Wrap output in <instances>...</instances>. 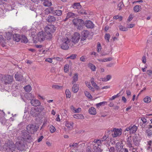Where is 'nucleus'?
Here are the masks:
<instances>
[{
	"instance_id": "f257e3e1",
	"label": "nucleus",
	"mask_w": 152,
	"mask_h": 152,
	"mask_svg": "<svg viewBox=\"0 0 152 152\" xmlns=\"http://www.w3.org/2000/svg\"><path fill=\"white\" fill-rule=\"evenodd\" d=\"M15 147L20 151H23L25 149V145L23 141H19L15 145L12 142H8L4 144L3 146V149L7 152H13L15 149Z\"/></svg>"
},
{
	"instance_id": "f03ea898",
	"label": "nucleus",
	"mask_w": 152,
	"mask_h": 152,
	"mask_svg": "<svg viewBox=\"0 0 152 152\" xmlns=\"http://www.w3.org/2000/svg\"><path fill=\"white\" fill-rule=\"evenodd\" d=\"M13 80V78L12 76L10 75H4L2 74L0 79V83L1 85H9L12 83Z\"/></svg>"
},
{
	"instance_id": "7ed1b4c3",
	"label": "nucleus",
	"mask_w": 152,
	"mask_h": 152,
	"mask_svg": "<svg viewBox=\"0 0 152 152\" xmlns=\"http://www.w3.org/2000/svg\"><path fill=\"white\" fill-rule=\"evenodd\" d=\"M61 48L64 50H67L70 45V39L66 37H64L61 39Z\"/></svg>"
},
{
	"instance_id": "20e7f679",
	"label": "nucleus",
	"mask_w": 152,
	"mask_h": 152,
	"mask_svg": "<svg viewBox=\"0 0 152 152\" xmlns=\"http://www.w3.org/2000/svg\"><path fill=\"white\" fill-rule=\"evenodd\" d=\"M21 140L23 141L28 142H31L33 141V139L31 136L26 132L23 133L22 135Z\"/></svg>"
},
{
	"instance_id": "39448f33",
	"label": "nucleus",
	"mask_w": 152,
	"mask_h": 152,
	"mask_svg": "<svg viewBox=\"0 0 152 152\" xmlns=\"http://www.w3.org/2000/svg\"><path fill=\"white\" fill-rule=\"evenodd\" d=\"M73 24L77 26V29H81L82 28V26L84 23V21L82 19L75 18L72 21Z\"/></svg>"
},
{
	"instance_id": "423d86ee",
	"label": "nucleus",
	"mask_w": 152,
	"mask_h": 152,
	"mask_svg": "<svg viewBox=\"0 0 152 152\" xmlns=\"http://www.w3.org/2000/svg\"><path fill=\"white\" fill-rule=\"evenodd\" d=\"M38 127L33 124H29L27 126L26 129L28 133H34L37 131Z\"/></svg>"
},
{
	"instance_id": "0eeeda50",
	"label": "nucleus",
	"mask_w": 152,
	"mask_h": 152,
	"mask_svg": "<svg viewBox=\"0 0 152 152\" xmlns=\"http://www.w3.org/2000/svg\"><path fill=\"white\" fill-rule=\"evenodd\" d=\"M112 136L113 137H117L120 135L122 133V130L121 129H118L117 128H114L112 131Z\"/></svg>"
},
{
	"instance_id": "6e6552de",
	"label": "nucleus",
	"mask_w": 152,
	"mask_h": 152,
	"mask_svg": "<svg viewBox=\"0 0 152 152\" xmlns=\"http://www.w3.org/2000/svg\"><path fill=\"white\" fill-rule=\"evenodd\" d=\"M80 38V34L77 32L75 33L72 37V42L75 44L79 41Z\"/></svg>"
},
{
	"instance_id": "1a4fd4ad",
	"label": "nucleus",
	"mask_w": 152,
	"mask_h": 152,
	"mask_svg": "<svg viewBox=\"0 0 152 152\" xmlns=\"http://www.w3.org/2000/svg\"><path fill=\"white\" fill-rule=\"evenodd\" d=\"M137 129V127L135 125H131L129 127L126 128L125 131H130L129 132L131 134L135 133Z\"/></svg>"
},
{
	"instance_id": "9d476101",
	"label": "nucleus",
	"mask_w": 152,
	"mask_h": 152,
	"mask_svg": "<svg viewBox=\"0 0 152 152\" xmlns=\"http://www.w3.org/2000/svg\"><path fill=\"white\" fill-rule=\"evenodd\" d=\"M125 142L127 146L129 148H133L132 145V139L131 136L126 138Z\"/></svg>"
},
{
	"instance_id": "9b49d317",
	"label": "nucleus",
	"mask_w": 152,
	"mask_h": 152,
	"mask_svg": "<svg viewBox=\"0 0 152 152\" xmlns=\"http://www.w3.org/2000/svg\"><path fill=\"white\" fill-rule=\"evenodd\" d=\"M55 31L54 28V26L53 25L47 26L45 28V31L46 33H53Z\"/></svg>"
},
{
	"instance_id": "f8f14e48",
	"label": "nucleus",
	"mask_w": 152,
	"mask_h": 152,
	"mask_svg": "<svg viewBox=\"0 0 152 152\" xmlns=\"http://www.w3.org/2000/svg\"><path fill=\"white\" fill-rule=\"evenodd\" d=\"M30 114L33 116H38L39 113L38 109H37L36 107H35L31 108Z\"/></svg>"
},
{
	"instance_id": "ddd939ff",
	"label": "nucleus",
	"mask_w": 152,
	"mask_h": 152,
	"mask_svg": "<svg viewBox=\"0 0 152 152\" xmlns=\"http://www.w3.org/2000/svg\"><path fill=\"white\" fill-rule=\"evenodd\" d=\"M116 149L118 152H122L124 149L122 145H121V143L119 142H117L115 144Z\"/></svg>"
},
{
	"instance_id": "4468645a",
	"label": "nucleus",
	"mask_w": 152,
	"mask_h": 152,
	"mask_svg": "<svg viewBox=\"0 0 152 152\" xmlns=\"http://www.w3.org/2000/svg\"><path fill=\"white\" fill-rule=\"evenodd\" d=\"M46 21L49 23L55 22L56 20V18L53 15H49L46 19Z\"/></svg>"
},
{
	"instance_id": "2eb2a0df",
	"label": "nucleus",
	"mask_w": 152,
	"mask_h": 152,
	"mask_svg": "<svg viewBox=\"0 0 152 152\" xmlns=\"http://www.w3.org/2000/svg\"><path fill=\"white\" fill-rule=\"evenodd\" d=\"M85 24L88 28H92L94 27V24L90 20L86 21L85 22Z\"/></svg>"
},
{
	"instance_id": "dca6fc26",
	"label": "nucleus",
	"mask_w": 152,
	"mask_h": 152,
	"mask_svg": "<svg viewBox=\"0 0 152 152\" xmlns=\"http://www.w3.org/2000/svg\"><path fill=\"white\" fill-rule=\"evenodd\" d=\"M65 125L69 130H71L73 127V123L72 122L66 121L65 122Z\"/></svg>"
},
{
	"instance_id": "f3484780",
	"label": "nucleus",
	"mask_w": 152,
	"mask_h": 152,
	"mask_svg": "<svg viewBox=\"0 0 152 152\" xmlns=\"http://www.w3.org/2000/svg\"><path fill=\"white\" fill-rule=\"evenodd\" d=\"M100 145L98 144H95L94 145L93 149V152H102V150L99 147Z\"/></svg>"
},
{
	"instance_id": "a211bd4d",
	"label": "nucleus",
	"mask_w": 152,
	"mask_h": 152,
	"mask_svg": "<svg viewBox=\"0 0 152 152\" xmlns=\"http://www.w3.org/2000/svg\"><path fill=\"white\" fill-rule=\"evenodd\" d=\"M38 39L42 41L44 40L46 38L45 33L42 32H39L38 34Z\"/></svg>"
},
{
	"instance_id": "6ab92c4d",
	"label": "nucleus",
	"mask_w": 152,
	"mask_h": 152,
	"mask_svg": "<svg viewBox=\"0 0 152 152\" xmlns=\"http://www.w3.org/2000/svg\"><path fill=\"white\" fill-rule=\"evenodd\" d=\"M15 78L17 81H20L23 79V76L21 74L17 72L15 74Z\"/></svg>"
},
{
	"instance_id": "aec40b11",
	"label": "nucleus",
	"mask_w": 152,
	"mask_h": 152,
	"mask_svg": "<svg viewBox=\"0 0 152 152\" xmlns=\"http://www.w3.org/2000/svg\"><path fill=\"white\" fill-rule=\"evenodd\" d=\"M76 15L72 12H68L66 14V16L64 21H66L69 18H74L76 17Z\"/></svg>"
},
{
	"instance_id": "412c9836",
	"label": "nucleus",
	"mask_w": 152,
	"mask_h": 152,
	"mask_svg": "<svg viewBox=\"0 0 152 152\" xmlns=\"http://www.w3.org/2000/svg\"><path fill=\"white\" fill-rule=\"evenodd\" d=\"M7 41L3 37L2 35H0V45L3 47L5 46Z\"/></svg>"
},
{
	"instance_id": "4be33fe9",
	"label": "nucleus",
	"mask_w": 152,
	"mask_h": 152,
	"mask_svg": "<svg viewBox=\"0 0 152 152\" xmlns=\"http://www.w3.org/2000/svg\"><path fill=\"white\" fill-rule=\"evenodd\" d=\"M31 103L34 106H37L40 104V102L37 99H32L31 101Z\"/></svg>"
},
{
	"instance_id": "5701e85b",
	"label": "nucleus",
	"mask_w": 152,
	"mask_h": 152,
	"mask_svg": "<svg viewBox=\"0 0 152 152\" xmlns=\"http://www.w3.org/2000/svg\"><path fill=\"white\" fill-rule=\"evenodd\" d=\"M21 36L17 34H15L13 35V40L17 42L20 41L21 39Z\"/></svg>"
},
{
	"instance_id": "b1692460",
	"label": "nucleus",
	"mask_w": 152,
	"mask_h": 152,
	"mask_svg": "<svg viewBox=\"0 0 152 152\" xmlns=\"http://www.w3.org/2000/svg\"><path fill=\"white\" fill-rule=\"evenodd\" d=\"M89 113L91 115H94L96 113V109L93 107H91L88 110Z\"/></svg>"
},
{
	"instance_id": "393cba45",
	"label": "nucleus",
	"mask_w": 152,
	"mask_h": 152,
	"mask_svg": "<svg viewBox=\"0 0 152 152\" xmlns=\"http://www.w3.org/2000/svg\"><path fill=\"white\" fill-rule=\"evenodd\" d=\"M72 91L74 93H76L78 92L79 90V85L77 84H74L72 87Z\"/></svg>"
},
{
	"instance_id": "a878e982",
	"label": "nucleus",
	"mask_w": 152,
	"mask_h": 152,
	"mask_svg": "<svg viewBox=\"0 0 152 152\" xmlns=\"http://www.w3.org/2000/svg\"><path fill=\"white\" fill-rule=\"evenodd\" d=\"M134 144L136 146L138 145L139 144L140 140L138 137L136 136L134 137L133 139Z\"/></svg>"
},
{
	"instance_id": "bb28decb",
	"label": "nucleus",
	"mask_w": 152,
	"mask_h": 152,
	"mask_svg": "<svg viewBox=\"0 0 152 152\" xmlns=\"http://www.w3.org/2000/svg\"><path fill=\"white\" fill-rule=\"evenodd\" d=\"M24 96L25 97L28 99H31L34 98L33 95L31 93H26Z\"/></svg>"
},
{
	"instance_id": "cd10ccee",
	"label": "nucleus",
	"mask_w": 152,
	"mask_h": 152,
	"mask_svg": "<svg viewBox=\"0 0 152 152\" xmlns=\"http://www.w3.org/2000/svg\"><path fill=\"white\" fill-rule=\"evenodd\" d=\"M43 2L44 5L46 7H50L52 5V3L50 0H45Z\"/></svg>"
},
{
	"instance_id": "c85d7f7f",
	"label": "nucleus",
	"mask_w": 152,
	"mask_h": 152,
	"mask_svg": "<svg viewBox=\"0 0 152 152\" xmlns=\"http://www.w3.org/2000/svg\"><path fill=\"white\" fill-rule=\"evenodd\" d=\"M78 80V75L77 73H75L74 74V76L73 77V80L72 81V84H74V83L76 82Z\"/></svg>"
},
{
	"instance_id": "c756f323",
	"label": "nucleus",
	"mask_w": 152,
	"mask_h": 152,
	"mask_svg": "<svg viewBox=\"0 0 152 152\" xmlns=\"http://www.w3.org/2000/svg\"><path fill=\"white\" fill-rule=\"evenodd\" d=\"M151 97L148 96H146L143 99L144 102L146 103H149L151 102Z\"/></svg>"
},
{
	"instance_id": "7c9ffc66",
	"label": "nucleus",
	"mask_w": 152,
	"mask_h": 152,
	"mask_svg": "<svg viewBox=\"0 0 152 152\" xmlns=\"http://www.w3.org/2000/svg\"><path fill=\"white\" fill-rule=\"evenodd\" d=\"M22 42L25 43H26L28 42V40L26 37L24 35H22L21 36V39Z\"/></svg>"
},
{
	"instance_id": "2f4dec72",
	"label": "nucleus",
	"mask_w": 152,
	"mask_h": 152,
	"mask_svg": "<svg viewBox=\"0 0 152 152\" xmlns=\"http://www.w3.org/2000/svg\"><path fill=\"white\" fill-rule=\"evenodd\" d=\"M88 67L90 68L92 71H94L96 70V66L93 64L89 63L88 65Z\"/></svg>"
},
{
	"instance_id": "473e14b6",
	"label": "nucleus",
	"mask_w": 152,
	"mask_h": 152,
	"mask_svg": "<svg viewBox=\"0 0 152 152\" xmlns=\"http://www.w3.org/2000/svg\"><path fill=\"white\" fill-rule=\"evenodd\" d=\"M49 127V129L51 133H54L56 130L55 128L52 125H49L48 126Z\"/></svg>"
},
{
	"instance_id": "72a5a7b5",
	"label": "nucleus",
	"mask_w": 152,
	"mask_h": 152,
	"mask_svg": "<svg viewBox=\"0 0 152 152\" xmlns=\"http://www.w3.org/2000/svg\"><path fill=\"white\" fill-rule=\"evenodd\" d=\"M62 12L60 10H55L54 11V14L57 16H60L62 15Z\"/></svg>"
},
{
	"instance_id": "f704fd0d",
	"label": "nucleus",
	"mask_w": 152,
	"mask_h": 152,
	"mask_svg": "<svg viewBox=\"0 0 152 152\" xmlns=\"http://www.w3.org/2000/svg\"><path fill=\"white\" fill-rule=\"evenodd\" d=\"M73 117L77 119L84 118V116L81 114H76L73 115Z\"/></svg>"
},
{
	"instance_id": "c9c22d12",
	"label": "nucleus",
	"mask_w": 152,
	"mask_h": 152,
	"mask_svg": "<svg viewBox=\"0 0 152 152\" xmlns=\"http://www.w3.org/2000/svg\"><path fill=\"white\" fill-rule=\"evenodd\" d=\"M24 88L27 92H30L31 90V87L29 85H27L24 87Z\"/></svg>"
},
{
	"instance_id": "e433bc0d",
	"label": "nucleus",
	"mask_w": 152,
	"mask_h": 152,
	"mask_svg": "<svg viewBox=\"0 0 152 152\" xmlns=\"http://www.w3.org/2000/svg\"><path fill=\"white\" fill-rule=\"evenodd\" d=\"M89 32L88 30H84L82 31L81 35L82 36L87 37L89 35Z\"/></svg>"
},
{
	"instance_id": "4c0bfd02",
	"label": "nucleus",
	"mask_w": 152,
	"mask_h": 152,
	"mask_svg": "<svg viewBox=\"0 0 152 152\" xmlns=\"http://www.w3.org/2000/svg\"><path fill=\"white\" fill-rule=\"evenodd\" d=\"M97 60L101 62H105L110 61V58H105L103 59H99Z\"/></svg>"
},
{
	"instance_id": "58836bf2",
	"label": "nucleus",
	"mask_w": 152,
	"mask_h": 152,
	"mask_svg": "<svg viewBox=\"0 0 152 152\" xmlns=\"http://www.w3.org/2000/svg\"><path fill=\"white\" fill-rule=\"evenodd\" d=\"M52 88H53L56 89L58 90L62 89L63 88L62 86H59L56 85H53L52 86Z\"/></svg>"
},
{
	"instance_id": "ea45409f",
	"label": "nucleus",
	"mask_w": 152,
	"mask_h": 152,
	"mask_svg": "<svg viewBox=\"0 0 152 152\" xmlns=\"http://www.w3.org/2000/svg\"><path fill=\"white\" fill-rule=\"evenodd\" d=\"M141 8V7L139 5H136L134 8V10L135 12H138L140 11V8Z\"/></svg>"
},
{
	"instance_id": "a19ab883",
	"label": "nucleus",
	"mask_w": 152,
	"mask_h": 152,
	"mask_svg": "<svg viewBox=\"0 0 152 152\" xmlns=\"http://www.w3.org/2000/svg\"><path fill=\"white\" fill-rule=\"evenodd\" d=\"M145 133H146L147 136L150 137L152 136V131L151 130L147 129L146 130Z\"/></svg>"
},
{
	"instance_id": "79ce46f5",
	"label": "nucleus",
	"mask_w": 152,
	"mask_h": 152,
	"mask_svg": "<svg viewBox=\"0 0 152 152\" xmlns=\"http://www.w3.org/2000/svg\"><path fill=\"white\" fill-rule=\"evenodd\" d=\"M107 102H100L99 103L96 104V106L97 107H99L101 106H104L106 104H107Z\"/></svg>"
},
{
	"instance_id": "37998d69",
	"label": "nucleus",
	"mask_w": 152,
	"mask_h": 152,
	"mask_svg": "<svg viewBox=\"0 0 152 152\" xmlns=\"http://www.w3.org/2000/svg\"><path fill=\"white\" fill-rule=\"evenodd\" d=\"M51 33H46L45 32L46 38L48 39H51L52 37Z\"/></svg>"
},
{
	"instance_id": "c03bdc74",
	"label": "nucleus",
	"mask_w": 152,
	"mask_h": 152,
	"mask_svg": "<svg viewBox=\"0 0 152 152\" xmlns=\"http://www.w3.org/2000/svg\"><path fill=\"white\" fill-rule=\"evenodd\" d=\"M84 93L85 96H86L88 99H92V96L90 94V93L88 91H85Z\"/></svg>"
},
{
	"instance_id": "a18cd8bd",
	"label": "nucleus",
	"mask_w": 152,
	"mask_h": 152,
	"mask_svg": "<svg viewBox=\"0 0 152 152\" xmlns=\"http://www.w3.org/2000/svg\"><path fill=\"white\" fill-rule=\"evenodd\" d=\"M66 97L67 98H70L71 96V93L68 89H66L65 91Z\"/></svg>"
},
{
	"instance_id": "49530a36",
	"label": "nucleus",
	"mask_w": 152,
	"mask_h": 152,
	"mask_svg": "<svg viewBox=\"0 0 152 152\" xmlns=\"http://www.w3.org/2000/svg\"><path fill=\"white\" fill-rule=\"evenodd\" d=\"M146 73L150 78H152V70H148L146 71Z\"/></svg>"
},
{
	"instance_id": "de8ad7c7",
	"label": "nucleus",
	"mask_w": 152,
	"mask_h": 152,
	"mask_svg": "<svg viewBox=\"0 0 152 152\" xmlns=\"http://www.w3.org/2000/svg\"><path fill=\"white\" fill-rule=\"evenodd\" d=\"M104 37L105 39L107 41V42H109L110 38V34H106L105 35Z\"/></svg>"
},
{
	"instance_id": "09e8293b",
	"label": "nucleus",
	"mask_w": 152,
	"mask_h": 152,
	"mask_svg": "<svg viewBox=\"0 0 152 152\" xmlns=\"http://www.w3.org/2000/svg\"><path fill=\"white\" fill-rule=\"evenodd\" d=\"M124 5L123 4V3L122 1H120L119 2L118 4V10H120L122 7Z\"/></svg>"
},
{
	"instance_id": "8fccbe9b",
	"label": "nucleus",
	"mask_w": 152,
	"mask_h": 152,
	"mask_svg": "<svg viewBox=\"0 0 152 152\" xmlns=\"http://www.w3.org/2000/svg\"><path fill=\"white\" fill-rule=\"evenodd\" d=\"M78 147V144L77 143H73L72 144L71 143L69 145V147Z\"/></svg>"
},
{
	"instance_id": "3c124183",
	"label": "nucleus",
	"mask_w": 152,
	"mask_h": 152,
	"mask_svg": "<svg viewBox=\"0 0 152 152\" xmlns=\"http://www.w3.org/2000/svg\"><path fill=\"white\" fill-rule=\"evenodd\" d=\"M69 65L68 64H66L65 65L64 67V72H67L69 71Z\"/></svg>"
},
{
	"instance_id": "603ef678",
	"label": "nucleus",
	"mask_w": 152,
	"mask_h": 152,
	"mask_svg": "<svg viewBox=\"0 0 152 152\" xmlns=\"http://www.w3.org/2000/svg\"><path fill=\"white\" fill-rule=\"evenodd\" d=\"M102 48L99 42H98L97 44V50L98 52H99L100 51Z\"/></svg>"
},
{
	"instance_id": "864d4df0",
	"label": "nucleus",
	"mask_w": 152,
	"mask_h": 152,
	"mask_svg": "<svg viewBox=\"0 0 152 152\" xmlns=\"http://www.w3.org/2000/svg\"><path fill=\"white\" fill-rule=\"evenodd\" d=\"M119 28L120 29L121 31H125L126 30V28L122 25H119Z\"/></svg>"
},
{
	"instance_id": "5fc2aeb1",
	"label": "nucleus",
	"mask_w": 152,
	"mask_h": 152,
	"mask_svg": "<svg viewBox=\"0 0 152 152\" xmlns=\"http://www.w3.org/2000/svg\"><path fill=\"white\" fill-rule=\"evenodd\" d=\"M36 108L38 109L39 113L44 109L43 107L41 106L37 107Z\"/></svg>"
},
{
	"instance_id": "6e6d98bb",
	"label": "nucleus",
	"mask_w": 152,
	"mask_h": 152,
	"mask_svg": "<svg viewBox=\"0 0 152 152\" xmlns=\"http://www.w3.org/2000/svg\"><path fill=\"white\" fill-rule=\"evenodd\" d=\"M73 5L74 6L73 7L75 8H79V7L81 6L79 3H75Z\"/></svg>"
},
{
	"instance_id": "4d7b16f0",
	"label": "nucleus",
	"mask_w": 152,
	"mask_h": 152,
	"mask_svg": "<svg viewBox=\"0 0 152 152\" xmlns=\"http://www.w3.org/2000/svg\"><path fill=\"white\" fill-rule=\"evenodd\" d=\"M81 111V109L80 108H78L77 109H75L74 112L75 113H78Z\"/></svg>"
},
{
	"instance_id": "13d9d810",
	"label": "nucleus",
	"mask_w": 152,
	"mask_h": 152,
	"mask_svg": "<svg viewBox=\"0 0 152 152\" xmlns=\"http://www.w3.org/2000/svg\"><path fill=\"white\" fill-rule=\"evenodd\" d=\"M147 150L148 152H152V146H147Z\"/></svg>"
},
{
	"instance_id": "bf43d9fd",
	"label": "nucleus",
	"mask_w": 152,
	"mask_h": 152,
	"mask_svg": "<svg viewBox=\"0 0 152 152\" xmlns=\"http://www.w3.org/2000/svg\"><path fill=\"white\" fill-rule=\"evenodd\" d=\"M93 142L95 143H97L96 144H98L99 143H100L101 142V140H100L95 139L94 141Z\"/></svg>"
},
{
	"instance_id": "052dcab7",
	"label": "nucleus",
	"mask_w": 152,
	"mask_h": 152,
	"mask_svg": "<svg viewBox=\"0 0 152 152\" xmlns=\"http://www.w3.org/2000/svg\"><path fill=\"white\" fill-rule=\"evenodd\" d=\"M142 61L143 63L145 64L146 62V58L145 56H143L142 58Z\"/></svg>"
},
{
	"instance_id": "680f3d73",
	"label": "nucleus",
	"mask_w": 152,
	"mask_h": 152,
	"mask_svg": "<svg viewBox=\"0 0 152 152\" xmlns=\"http://www.w3.org/2000/svg\"><path fill=\"white\" fill-rule=\"evenodd\" d=\"M109 149L110 152H115V148L113 147H110Z\"/></svg>"
},
{
	"instance_id": "e2e57ef3",
	"label": "nucleus",
	"mask_w": 152,
	"mask_h": 152,
	"mask_svg": "<svg viewBox=\"0 0 152 152\" xmlns=\"http://www.w3.org/2000/svg\"><path fill=\"white\" fill-rule=\"evenodd\" d=\"M48 119L47 118H45L43 124L42 126H44L47 124Z\"/></svg>"
},
{
	"instance_id": "0e129e2a",
	"label": "nucleus",
	"mask_w": 152,
	"mask_h": 152,
	"mask_svg": "<svg viewBox=\"0 0 152 152\" xmlns=\"http://www.w3.org/2000/svg\"><path fill=\"white\" fill-rule=\"evenodd\" d=\"M77 55L76 54H72L70 56V59H74L76 57Z\"/></svg>"
},
{
	"instance_id": "69168bd1",
	"label": "nucleus",
	"mask_w": 152,
	"mask_h": 152,
	"mask_svg": "<svg viewBox=\"0 0 152 152\" xmlns=\"http://www.w3.org/2000/svg\"><path fill=\"white\" fill-rule=\"evenodd\" d=\"M50 12H51L49 10L48 8L45 10V13L46 14H48Z\"/></svg>"
},
{
	"instance_id": "338daca9",
	"label": "nucleus",
	"mask_w": 152,
	"mask_h": 152,
	"mask_svg": "<svg viewBox=\"0 0 152 152\" xmlns=\"http://www.w3.org/2000/svg\"><path fill=\"white\" fill-rule=\"evenodd\" d=\"M43 138L44 137L43 136H40V137L39 138H38V139L37 140L38 142H41L42 140V139H43Z\"/></svg>"
},
{
	"instance_id": "774afa93",
	"label": "nucleus",
	"mask_w": 152,
	"mask_h": 152,
	"mask_svg": "<svg viewBox=\"0 0 152 152\" xmlns=\"http://www.w3.org/2000/svg\"><path fill=\"white\" fill-rule=\"evenodd\" d=\"M141 120L142 121L143 123L145 124L147 122V120L144 117H142L141 118Z\"/></svg>"
}]
</instances>
